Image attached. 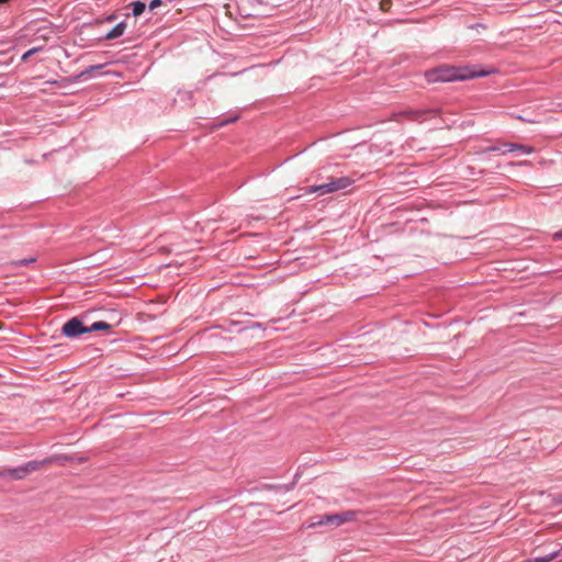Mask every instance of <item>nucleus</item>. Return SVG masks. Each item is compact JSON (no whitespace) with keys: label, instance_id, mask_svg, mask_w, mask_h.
<instances>
[{"label":"nucleus","instance_id":"obj_1","mask_svg":"<svg viewBox=\"0 0 562 562\" xmlns=\"http://www.w3.org/2000/svg\"><path fill=\"white\" fill-rule=\"evenodd\" d=\"M490 72L487 71L476 72L468 67L440 66L438 68L426 71L425 78L428 82H446L453 80H467L474 77L486 76Z\"/></svg>","mask_w":562,"mask_h":562},{"label":"nucleus","instance_id":"obj_2","mask_svg":"<svg viewBox=\"0 0 562 562\" xmlns=\"http://www.w3.org/2000/svg\"><path fill=\"white\" fill-rule=\"evenodd\" d=\"M355 519L356 513L353 510H346L338 514L325 515L322 519L311 522L308 528H315L323 525L340 526Z\"/></svg>","mask_w":562,"mask_h":562},{"label":"nucleus","instance_id":"obj_3","mask_svg":"<svg viewBox=\"0 0 562 562\" xmlns=\"http://www.w3.org/2000/svg\"><path fill=\"white\" fill-rule=\"evenodd\" d=\"M48 462H49L48 460H43V461L34 460V461H30V462L25 463L24 465H22L20 468L7 470V473L12 479L21 480V479H24L30 473L40 470L44 464H46Z\"/></svg>","mask_w":562,"mask_h":562},{"label":"nucleus","instance_id":"obj_4","mask_svg":"<svg viewBox=\"0 0 562 562\" xmlns=\"http://www.w3.org/2000/svg\"><path fill=\"white\" fill-rule=\"evenodd\" d=\"M352 183H353V180L349 177H340V178L331 179L329 182L322 184V195L347 189Z\"/></svg>","mask_w":562,"mask_h":562},{"label":"nucleus","instance_id":"obj_5","mask_svg":"<svg viewBox=\"0 0 562 562\" xmlns=\"http://www.w3.org/2000/svg\"><path fill=\"white\" fill-rule=\"evenodd\" d=\"M533 147L520 145V144H514V143H505L503 144V147L499 146H491L485 149V151H502L503 154L506 153H519L521 155H529L533 153Z\"/></svg>","mask_w":562,"mask_h":562},{"label":"nucleus","instance_id":"obj_6","mask_svg":"<svg viewBox=\"0 0 562 562\" xmlns=\"http://www.w3.org/2000/svg\"><path fill=\"white\" fill-rule=\"evenodd\" d=\"M61 331L67 337H76L89 333V327L85 326L77 317H74L65 323Z\"/></svg>","mask_w":562,"mask_h":562},{"label":"nucleus","instance_id":"obj_7","mask_svg":"<svg viewBox=\"0 0 562 562\" xmlns=\"http://www.w3.org/2000/svg\"><path fill=\"white\" fill-rule=\"evenodd\" d=\"M424 113H426V111H423V110H406V111L394 113L391 116V120L395 121V122H402L404 120L416 121Z\"/></svg>","mask_w":562,"mask_h":562},{"label":"nucleus","instance_id":"obj_8","mask_svg":"<svg viewBox=\"0 0 562 562\" xmlns=\"http://www.w3.org/2000/svg\"><path fill=\"white\" fill-rule=\"evenodd\" d=\"M126 29V24L124 22H121L119 24H116L108 34H106V38L108 40H114V38H117L120 37L121 35H123L124 31Z\"/></svg>","mask_w":562,"mask_h":562},{"label":"nucleus","instance_id":"obj_9","mask_svg":"<svg viewBox=\"0 0 562 562\" xmlns=\"http://www.w3.org/2000/svg\"><path fill=\"white\" fill-rule=\"evenodd\" d=\"M112 328V326L106 323V322H94L90 327H89V333L90 331H97V330H110Z\"/></svg>","mask_w":562,"mask_h":562},{"label":"nucleus","instance_id":"obj_10","mask_svg":"<svg viewBox=\"0 0 562 562\" xmlns=\"http://www.w3.org/2000/svg\"><path fill=\"white\" fill-rule=\"evenodd\" d=\"M132 5H133V14L135 16L140 15L145 10V4L140 1L133 2Z\"/></svg>","mask_w":562,"mask_h":562},{"label":"nucleus","instance_id":"obj_11","mask_svg":"<svg viewBox=\"0 0 562 562\" xmlns=\"http://www.w3.org/2000/svg\"><path fill=\"white\" fill-rule=\"evenodd\" d=\"M559 555V551H554L550 553L549 555L542 557V558H536L532 559V562H551Z\"/></svg>","mask_w":562,"mask_h":562},{"label":"nucleus","instance_id":"obj_12","mask_svg":"<svg viewBox=\"0 0 562 562\" xmlns=\"http://www.w3.org/2000/svg\"><path fill=\"white\" fill-rule=\"evenodd\" d=\"M379 4L382 11L387 12L392 7V0H381Z\"/></svg>","mask_w":562,"mask_h":562},{"label":"nucleus","instance_id":"obj_13","mask_svg":"<svg viewBox=\"0 0 562 562\" xmlns=\"http://www.w3.org/2000/svg\"><path fill=\"white\" fill-rule=\"evenodd\" d=\"M306 193H308V194L318 193L319 195H322V184L311 186V187L306 188Z\"/></svg>","mask_w":562,"mask_h":562},{"label":"nucleus","instance_id":"obj_14","mask_svg":"<svg viewBox=\"0 0 562 562\" xmlns=\"http://www.w3.org/2000/svg\"><path fill=\"white\" fill-rule=\"evenodd\" d=\"M35 261V258L32 257V258H29V259H23V260H19V261H13L12 265L15 266V267H19V266H23V265H29V263H32Z\"/></svg>","mask_w":562,"mask_h":562},{"label":"nucleus","instance_id":"obj_15","mask_svg":"<svg viewBox=\"0 0 562 562\" xmlns=\"http://www.w3.org/2000/svg\"><path fill=\"white\" fill-rule=\"evenodd\" d=\"M38 52V48H31L26 53L23 54L22 59L26 60L30 56Z\"/></svg>","mask_w":562,"mask_h":562},{"label":"nucleus","instance_id":"obj_16","mask_svg":"<svg viewBox=\"0 0 562 562\" xmlns=\"http://www.w3.org/2000/svg\"><path fill=\"white\" fill-rule=\"evenodd\" d=\"M161 5V0H151L149 3V9L154 10Z\"/></svg>","mask_w":562,"mask_h":562},{"label":"nucleus","instance_id":"obj_17","mask_svg":"<svg viewBox=\"0 0 562 562\" xmlns=\"http://www.w3.org/2000/svg\"><path fill=\"white\" fill-rule=\"evenodd\" d=\"M479 27L485 30V26L482 24L472 25V26H470V30H477Z\"/></svg>","mask_w":562,"mask_h":562},{"label":"nucleus","instance_id":"obj_18","mask_svg":"<svg viewBox=\"0 0 562 562\" xmlns=\"http://www.w3.org/2000/svg\"><path fill=\"white\" fill-rule=\"evenodd\" d=\"M554 239H559V238H562V229L558 233L554 234L553 236Z\"/></svg>","mask_w":562,"mask_h":562},{"label":"nucleus","instance_id":"obj_19","mask_svg":"<svg viewBox=\"0 0 562 562\" xmlns=\"http://www.w3.org/2000/svg\"><path fill=\"white\" fill-rule=\"evenodd\" d=\"M98 68H100V66H91V67H90V69H91V70H92V69H98Z\"/></svg>","mask_w":562,"mask_h":562},{"label":"nucleus","instance_id":"obj_20","mask_svg":"<svg viewBox=\"0 0 562 562\" xmlns=\"http://www.w3.org/2000/svg\"><path fill=\"white\" fill-rule=\"evenodd\" d=\"M7 1H8V0H0V3H4V2H7Z\"/></svg>","mask_w":562,"mask_h":562},{"label":"nucleus","instance_id":"obj_21","mask_svg":"<svg viewBox=\"0 0 562 562\" xmlns=\"http://www.w3.org/2000/svg\"><path fill=\"white\" fill-rule=\"evenodd\" d=\"M7 1H8V0H0V3H4V2H7Z\"/></svg>","mask_w":562,"mask_h":562}]
</instances>
